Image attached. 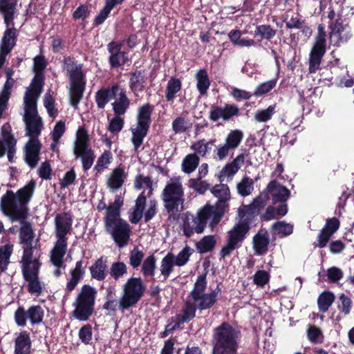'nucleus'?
Masks as SVG:
<instances>
[{"label": "nucleus", "mask_w": 354, "mask_h": 354, "mask_svg": "<svg viewBox=\"0 0 354 354\" xmlns=\"http://www.w3.org/2000/svg\"><path fill=\"white\" fill-rule=\"evenodd\" d=\"M36 182L30 180L16 192L11 189L6 190L1 196L0 207L3 214L12 221H24L28 216V204L34 195Z\"/></svg>", "instance_id": "f257e3e1"}, {"label": "nucleus", "mask_w": 354, "mask_h": 354, "mask_svg": "<svg viewBox=\"0 0 354 354\" xmlns=\"http://www.w3.org/2000/svg\"><path fill=\"white\" fill-rule=\"evenodd\" d=\"M61 64L70 82V104L73 107L77 108L82 99L86 84L83 64L71 55L64 56Z\"/></svg>", "instance_id": "f03ea898"}, {"label": "nucleus", "mask_w": 354, "mask_h": 354, "mask_svg": "<svg viewBox=\"0 0 354 354\" xmlns=\"http://www.w3.org/2000/svg\"><path fill=\"white\" fill-rule=\"evenodd\" d=\"M240 331L227 322L213 330L212 354H237Z\"/></svg>", "instance_id": "7ed1b4c3"}, {"label": "nucleus", "mask_w": 354, "mask_h": 354, "mask_svg": "<svg viewBox=\"0 0 354 354\" xmlns=\"http://www.w3.org/2000/svg\"><path fill=\"white\" fill-rule=\"evenodd\" d=\"M164 209L170 221H178L184 208V189L179 178H171L160 195Z\"/></svg>", "instance_id": "20e7f679"}, {"label": "nucleus", "mask_w": 354, "mask_h": 354, "mask_svg": "<svg viewBox=\"0 0 354 354\" xmlns=\"http://www.w3.org/2000/svg\"><path fill=\"white\" fill-rule=\"evenodd\" d=\"M214 211L212 210V205L206 204L198 209L196 216L187 212L183 218V234L187 237H191L195 232L201 234L204 232L207 226L208 219L211 218L209 226L214 229L216 227L222 219L214 220Z\"/></svg>", "instance_id": "39448f33"}, {"label": "nucleus", "mask_w": 354, "mask_h": 354, "mask_svg": "<svg viewBox=\"0 0 354 354\" xmlns=\"http://www.w3.org/2000/svg\"><path fill=\"white\" fill-rule=\"evenodd\" d=\"M97 290L89 284L82 286L73 303L72 315L81 322L88 321L95 310Z\"/></svg>", "instance_id": "423d86ee"}, {"label": "nucleus", "mask_w": 354, "mask_h": 354, "mask_svg": "<svg viewBox=\"0 0 354 354\" xmlns=\"http://www.w3.org/2000/svg\"><path fill=\"white\" fill-rule=\"evenodd\" d=\"M146 286L140 277H131L123 286L122 294L119 300V310L124 313L136 306L143 297Z\"/></svg>", "instance_id": "0eeeda50"}, {"label": "nucleus", "mask_w": 354, "mask_h": 354, "mask_svg": "<svg viewBox=\"0 0 354 354\" xmlns=\"http://www.w3.org/2000/svg\"><path fill=\"white\" fill-rule=\"evenodd\" d=\"M153 110L154 106L149 103H146L138 108L136 115V127L131 128L132 133L131 141L135 151H138L140 147L144 138L149 133Z\"/></svg>", "instance_id": "6e6552de"}, {"label": "nucleus", "mask_w": 354, "mask_h": 354, "mask_svg": "<svg viewBox=\"0 0 354 354\" xmlns=\"http://www.w3.org/2000/svg\"><path fill=\"white\" fill-rule=\"evenodd\" d=\"M104 229L119 248L126 246L131 235V227L121 216H104Z\"/></svg>", "instance_id": "1a4fd4ad"}, {"label": "nucleus", "mask_w": 354, "mask_h": 354, "mask_svg": "<svg viewBox=\"0 0 354 354\" xmlns=\"http://www.w3.org/2000/svg\"><path fill=\"white\" fill-rule=\"evenodd\" d=\"M73 154L76 158L81 159L82 169L84 171L91 169L95 155L94 151L89 147V136L84 127H79L76 132Z\"/></svg>", "instance_id": "9d476101"}, {"label": "nucleus", "mask_w": 354, "mask_h": 354, "mask_svg": "<svg viewBox=\"0 0 354 354\" xmlns=\"http://www.w3.org/2000/svg\"><path fill=\"white\" fill-rule=\"evenodd\" d=\"M250 229L251 227H248L246 223H236L227 233L226 245L221 248L219 252L220 259H225L230 256L234 250L240 248Z\"/></svg>", "instance_id": "9b49d317"}, {"label": "nucleus", "mask_w": 354, "mask_h": 354, "mask_svg": "<svg viewBox=\"0 0 354 354\" xmlns=\"http://www.w3.org/2000/svg\"><path fill=\"white\" fill-rule=\"evenodd\" d=\"M326 34L324 27L319 25L315 43L309 54L308 73H315L320 69L322 58L326 50Z\"/></svg>", "instance_id": "f8f14e48"}, {"label": "nucleus", "mask_w": 354, "mask_h": 354, "mask_svg": "<svg viewBox=\"0 0 354 354\" xmlns=\"http://www.w3.org/2000/svg\"><path fill=\"white\" fill-rule=\"evenodd\" d=\"M73 216L69 212L58 214L55 218V233L57 238L53 248L57 250L67 249L68 238L67 234L72 230Z\"/></svg>", "instance_id": "ddd939ff"}, {"label": "nucleus", "mask_w": 354, "mask_h": 354, "mask_svg": "<svg viewBox=\"0 0 354 354\" xmlns=\"http://www.w3.org/2000/svg\"><path fill=\"white\" fill-rule=\"evenodd\" d=\"M212 194L218 198L216 203L212 205V210L214 211V220L222 219L227 212L229 205L228 201L230 198V189L227 185L221 183L219 185H214L211 189Z\"/></svg>", "instance_id": "4468645a"}, {"label": "nucleus", "mask_w": 354, "mask_h": 354, "mask_svg": "<svg viewBox=\"0 0 354 354\" xmlns=\"http://www.w3.org/2000/svg\"><path fill=\"white\" fill-rule=\"evenodd\" d=\"M266 205V199L261 196L255 198L250 205H243L238 209V222L246 223L251 227L252 223Z\"/></svg>", "instance_id": "2eb2a0df"}, {"label": "nucleus", "mask_w": 354, "mask_h": 354, "mask_svg": "<svg viewBox=\"0 0 354 354\" xmlns=\"http://www.w3.org/2000/svg\"><path fill=\"white\" fill-rule=\"evenodd\" d=\"M243 138V133L239 129L231 130L227 135L225 143L216 148V157L219 160L225 159L230 151L239 147Z\"/></svg>", "instance_id": "dca6fc26"}, {"label": "nucleus", "mask_w": 354, "mask_h": 354, "mask_svg": "<svg viewBox=\"0 0 354 354\" xmlns=\"http://www.w3.org/2000/svg\"><path fill=\"white\" fill-rule=\"evenodd\" d=\"M240 115V110L234 104H225L224 106L212 105L209 113V118L212 122H217L220 119L229 121L234 117Z\"/></svg>", "instance_id": "f3484780"}, {"label": "nucleus", "mask_w": 354, "mask_h": 354, "mask_svg": "<svg viewBox=\"0 0 354 354\" xmlns=\"http://www.w3.org/2000/svg\"><path fill=\"white\" fill-rule=\"evenodd\" d=\"M339 227L340 221L337 218H327L325 225L317 235V241L314 243L315 247L319 248H325L332 236L339 230Z\"/></svg>", "instance_id": "a211bd4d"}, {"label": "nucleus", "mask_w": 354, "mask_h": 354, "mask_svg": "<svg viewBox=\"0 0 354 354\" xmlns=\"http://www.w3.org/2000/svg\"><path fill=\"white\" fill-rule=\"evenodd\" d=\"M41 144L39 139H29L25 147V162L31 168L37 166L39 160Z\"/></svg>", "instance_id": "6ab92c4d"}, {"label": "nucleus", "mask_w": 354, "mask_h": 354, "mask_svg": "<svg viewBox=\"0 0 354 354\" xmlns=\"http://www.w3.org/2000/svg\"><path fill=\"white\" fill-rule=\"evenodd\" d=\"M267 189L272 195L274 203H285L290 198V190L276 180H271L268 183Z\"/></svg>", "instance_id": "aec40b11"}, {"label": "nucleus", "mask_w": 354, "mask_h": 354, "mask_svg": "<svg viewBox=\"0 0 354 354\" xmlns=\"http://www.w3.org/2000/svg\"><path fill=\"white\" fill-rule=\"evenodd\" d=\"M69 274L70 277L68 279L65 288V291L67 292L73 291L84 277L85 270L82 260L75 263V268L70 270Z\"/></svg>", "instance_id": "412c9836"}, {"label": "nucleus", "mask_w": 354, "mask_h": 354, "mask_svg": "<svg viewBox=\"0 0 354 354\" xmlns=\"http://www.w3.org/2000/svg\"><path fill=\"white\" fill-rule=\"evenodd\" d=\"M269 234L266 230H260L252 238V246L256 255H263L268 250Z\"/></svg>", "instance_id": "4be33fe9"}, {"label": "nucleus", "mask_w": 354, "mask_h": 354, "mask_svg": "<svg viewBox=\"0 0 354 354\" xmlns=\"http://www.w3.org/2000/svg\"><path fill=\"white\" fill-rule=\"evenodd\" d=\"M32 341L26 330L19 333L15 339V354H31Z\"/></svg>", "instance_id": "5701e85b"}, {"label": "nucleus", "mask_w": 354, "mask_h": 354, "mask_svg": "<svg viewBox=\"0 0 354 354\" xmlns=\"http://www.w3.org/2000/svg\"><path fill=\"white\" fill-rule=\"evenodd\" d=\"M119 90L118 84H113L111 87L101 88L95 93V102L98 109H102L112 97H115Z\"/></svg>", "instance_id": "b1692460"}, {"label": "nucleus", "mask_w": 354, "mask_h": 354, "mask_svg": "<svg viewBox=\"0 0 354 354\" xmlns=\"http://www.w3.org/2000/svg\"><path fill=\"white\" fill-rule=\"evenodd\" d=\"M92 279L101 281L105 279L109 274L106 259L103 257L97 259L89 268Z\"/></svg>", "instance_id": "393cba45"}, {"label": "nucleus", "mask_w": 354, "mask_h": 354, "mask_svg": "<svg viewBox=\"0 0 354 354\" xmlns=\"http://www.w3.org/2000/svg\"><path fill=\"white\" fill-rule=\"evenodd\" d=\"M221 283H218L216 288L212 290L209 293H204L201 295V298L197 302H194L197 308L202 311L211 308L217 301V296L218 292H221L219 288Z\"/></svg>", "instance_id": "a878e982"}, {"label": "nucleus", "mask_w": 354, "mask_h": 354, "mask_svg": "<svg viewBox=\"0 0 354 354\" xmlns=\"http://www.w3.org/2000/svg\"><path fill=\"white\" fill-rule=\"evenodd\" d=\"M197 309L194 302L192 303L189 301H185L182 308L181 313L176 315V319H178L176 324L180 327L181 324L188 323L196 317Z\"/></svg>", "instance_id": "bb28decb"}, {"label": "nucleus", "mask_w": 354, "mask_h": 354, "mask_svg": "<svg viewBox=\"0 0 354 354\" xmlns=\"http://www.w3.org/2000/svg\"><path fill=\"white\" fill-rule=\"evenodd\" d=\"M107 50L110 54L108 60L111 68H118L129 62L127 52L118 51L108 47Z\"/></svg>", "instance_id": "cd10ccee"}, {"label": "nucleus", "mask_w": 354, "mask_h": 354, "mask_svg": "<svg viewBox=\"0 0 354 354\" xmlns=\"http://www.w3.org/2000/svg\"><path fill=\"white\" fill-rule=\"evenodd\" d=\"M67 249H61L57 250L56 248H53L50 251V260L53 266L56 267L54 271V275L57 277L62 274L61 268H65L66 265L64 263V257L66 254Z\"/></svg>", "instance_id": "c85d7f7f"}, {"label": "nucleus", "mask_w": 354, "mask_h": 354, "mask_svg": "<svg viewBox=\"0 0 354 354\" xmlns=\"http://www.w3.org/2000/svg\"><path fill=\"white\" fill-rule=\"evenodd\" d=\"M127 174L122 167H118L113 169L111 175L108 179L107 185L113 191L119 189L124 183Z\"/></svg>", "instance_id": "c756f323"}, {"label": "nucleus", "mask_w": 354, "mask_h": 354, "mask_svg": "<svg viewBox=\"0 0 354 354\" xmlns=\"http://www.w3.org/2000/svg\"><path fill=\"white\" fill-rule=\"evenodd\" d=\"M196 88L201 95H205L210 86V80L207 71L205 68L199 69L196 75Z\"/></svg>", "instance_id": "7c9ffc66"}, {"label": "nucleus", "mask_w": 354, "mask_h": 354, "mask_svg": "<svg viewBox=\"0 0 354 354\" xmlns=\"http://www.w3.org/2000/svg\"><path fill=\"white\" fill-rule=\"evenodd\" d=\"M26 123L27 135L30 139H38L42 128V120L40 117L24 120Z\"/></svg>", "instance_id": "2f4dec72"}, {"label": "nucleus", "mask_w": 354, "mask_h": 354, "mask_svg": "<svg viewBox=\"0 0 354 354\" xmlns=\"http://www.w3.org/2000/svg\"><path fill=\"white\" fill-rule=\"evenodd\" d=\"M181 80L178 77H171L168 80L165 90L166 101L173 102L176 97V94L181 90Z\"/></svg>", "instance_id": "473e14b6"}, {"label": "nucleus", "mask_w": 354, "mask_h": 354, "mask_svg": "<svg viewBox=\"0 0 354 354\" xmlns=\"http://www.w3.org/2000/svg\"><path fill=\"white\" fill-rule=\"evenodd\" d=\"M17 1H0V12L4 15V23L8 28L15 18Z\"/></svg>", "instance_id": "72a5a7b5"}, {"label": "nucleus", "mask_w": 354, "mask_h": 354, "mask_svg": "<svg viewBox=\"0 0 354 354\" xmlns=\"http://www.w3.org/2000/svg\"><path fill=\"white\" fill-rule=\"evenodd\" d=\"M207 288L206 274L198 276L194 283V288L190 292L189 296L194 302H197L201 298V295L204 294Z\"/></svg>", "instance_id": "f704fd0d"}, {"label": "nucleus", "mask_w": 354, "mask_h": 354, "mask_svg": "<svg viewBox=\"0 0 354 354\" xmlns=\"http://www.w3.org/2000/svg\"><path fill=\"white\" fill-rule=\"evenodd\" d=\"M216 245V240L214 235L203 236L196 243V249L200 254H205L212 252Z\"/></svg>", "instance_id": "c9c22d12"}, {"label": "nucleus", "mask_w": 354, "mask_h": 354, "mask_svg": "<svg viewBox=\"0 0 354 354\" xmlns=\"http://www.w3.org/2000/svg\"><path fill=\"white\" fill-rule=\"evenodd\" d=\"M335 296L329 290L323 291L317 298V306L321 313H326L333 304Z\"/></svg>", "instance_id": "e433bc0d"}, {"label": "nucleus", "mask_w": 354, "mask_h": 354, "mask_svg": "<svg viewBox=\"0 0 354 354\" xmlns=\"http://www.w3.org/2000/svg\"><path fill=\"white\" fill-rule=\"evenodd\" d=\"M16 42L17 30L15 28H8L4 32L0 48L11 51Z\"/></svg>", "instance_id": "4c0bfd02"}, {"label": "nucleus", "mask_w": 354, "mask_h": 354, "mask_svg": "<svg viewBox=\"0 0 354 354\" xmlns=\"http://www.w3.org/2000/svg\"><path fill=\"white\" fill-rule=\"evenodd\" d=\"M12 252L13 245L11 243H6L0 246V273L8 269Z\"/></svg>", "instance_id": "58836bf2"}, {"label": "nucleus", "mask_w": 354, "mask_h": 354, "mask_svg": "<svg viewBox=\"0 0 354 354\" xmlns=\"http://www.w3.org/2000/svg\"><path fill=\"white\" fill-rule=\"evenodd\" d=\"M41 263L39 259H35L33 263L21 264V272L24 279L39 277V268Z\"/></svg>", "instance_id": "ea45409f"}, {"label": "nucleus", "mask_w": 354, "mask_h": 354, "mask_svg": "<svg viewBox=\"0 0 354 354\" xmlns=\"http://www.w3.org/2000/svg\"><path fill=\"white\" fill-rule=\"evenodd\" d=\"M19 222L21 223V227L19 230V239L21 242L26 245L32 244L34 232L31 223L26 220Z\"/></svg>", "instance_id": "a19ab883"}, {"label": "nucleus", "mask_w": 354, "mask_h": 354, "mask_svg": "<svg viewBox=\"0 0 354 354\" xmlns=\"http://www.w3.org/2000/svg\"><path fill=\"white\" fill-rule=\"evenodd\" d=\"M200 158L196 153H189L187 155L182 162V170L185 174L192 173L198 166Z\"/></svg>", "instance_id": "79ce46f5"}, {"label": "nucleus", "mask_w": 354, "mask_h": 354, "mask_svg": "<svg viewBox=\"0 0 354 354\" xmlns=\"http://www.w3.org/2000/svg\"><path fill=\"white\" fill-rule=\"evenodd\" d=\"M145 82V71H137L131 73L129 87L132 91H142Z\"/></svg>", "instance_id": "37998d69"}, {"label": "nucleus", "mask_w": 354, "mask_h": 354, "mask_svg": "<svg viewBox=\"0 0 354 354\" xmlns=\"http://www.w3.org/2000/svg\"><path fill=\"white\" fill-rule=\"evenodd\" d=\"M176 265L175 257L171 252H169L161 261L160 272L166 280L174 270V266Z\"/></svg>", "instance_id": "c03bdc74"}, {"label": "nucleus", "mask_w": 354, "mask_h": 354, "mask_svg": "<svg viewBox=\"0 0 354 354\" xmlns=\"http://www.w3.org/2000/svg\"><path fill=\"white\" fill-rule=\"evenodd\" d=\"M44 316V310L40 305H33L28 309V317L32 325L41 323Z\"/></svg>", "instance_id": "a18cd8bd"}, {"label": "nucleus", "mask_w": 354, "mask_h": 354, "mask_svg": "<svg viewBox=\"0 0 354 354\" xmlns=\"http://www.w3.org/2000/svg\"><path fill=\"white\" fill-rule=\"evenodd\" d=\"M109 274L115 279V281H118L127 274V268L126 264L122 261L113 263L109 270Z\"/></svg>", "instance_id": "49530a36"}, {"label": "nucleus", "mask_w": 354, "mask_h": 354, "mask_svg": "<svg viewBox=\"0 0 354 354\" xmlns=\"http://www.w3.org/2000/svg\"><path fill=\"white\" fill-rule=\"evenodd\" d=\"M156 258L154 254L147 257L143 261L141 272L145 277H153L156 268Z\"/></svg>", "instance_id": "de8ad7c7"}, {"label": "nucleus", "mask_w": 354, "mask_h": 354, "mask_svg": "<svg viewBox=\"0 0 354 354\" xmlns=\"http://www.w3.org/2000/svg\"><path fill=\"white\" fill-rule=\"evenodd\" d=\"M277 104L269 106L266 109L258 110L254 114V119L259 122L269 121L276 113Z\"/></svg>", "instance_id": "09e8293b"}, {"label": "nucleus", "mask_w": 354, "mask_h": 354, "mask_svg": "<svg viewBox=\"0 0 354 354\" xmlns=\"http://www.w3.org/2000/svg\"><path fill=\"white\" fill-rule=\"evenodd\" d=\"M277 30L270 25H259L256 27L254 33L256 36H259L261 39L270 40L276 35Z\"/></svg>", "instance_id": "8fccbe9b"}, {"label": "nucleus", "mask_w": 354, "mask_h": 354, "mask_svg": "<svg viewBox=\"0 0 354 354\" xmlns=\"http://www.w3.org/2000/svg\"><path fill=\"white\" fill-rule=\"evenodd\" d=\"M238 193L243 197L249 196L254 189V181L249 177H244L240 183L237 184Z\"/></svg>", "instance_id": "3c124183"}, {"label": "nucleus", "mask_w": 354, "mask_h": 354, "mask_svg": "<svg viewBox=\"0 0 354 354\" xmlns=\"http://www.w3.org/2000/svg\"><path fill=\"white\" fill-rule=\"evenodd\" d=\"M113 159L112 153L109 150H105L97 158L94 170L100 172L107 168Z\"/></svg>", "instance_id": "603ef678"}, {"label": "nucleus", "mask_w": 354, "mask_h": 354, "mask_svg": "<svg viewBox=\"0 0 354 354\" xmlns=\"http://www.w3.org/2000/svg\"><path fill=\"white\" fill-rule=\"evenodd\" d=\"M122 205L123 201L120 196H117L114 202L107 206L104 216H121V207Z\"/></svg>", "instance_id": "864d4df0"}, {"label": "nucleus", "mask_w": 354, "mask_h": 354, "mask_svg": "<svg viewBox=\"0 0 354 354\" xmlns=\"http://www.w3.org/2000/svg\"><path fill=\"white\" fill-rule=\"evenodd\" d=\"M48 64V62L44 55H36L33 58V73L35 74L44 75V71Z\"/></svg>", "instance_id": "5fc2aeb1"}, {"label": "nucleus", "mask_w": 354, "mask_h": 354, "mask_svg": "<svg viewBox=\"0 0 354 354\" xmlns=\"http://www.w3.org/2000/svg\"><path fill=\"white\" fill-rule=\"evenodd\" d=\"M215 140H210L208 142H205V139L200 140L191 146V149L194 150L196 153L204 157L206 153L209 151L210 148L209 145H213Z\"/></svg>", "instance_id": "6e6d98bb"}, {"label": "nucleus", "mask_w": 354, "mask_h": 354, "mask_svg": "<svg viewBox=\"0 0 354 354\" xmlns=\"http://www.w3.org/2000/svg\"><path fill=\"white\" fill-rule=\"evenodd\" d=\"M307 337L308 340L313 344H317L322 342L324 335L322 330L314 325H308L307 328Z\"/></svg>", "instance_id": "4d7b16f0"}, {"label": "nucleus", "mask_w": 354, "mask_h": 354, "mask_svg": "<svg viewBox=\"0 0 354 354\" xmlns=\"http://www.w3.org/2000/svg\"><path fill=\"white\" fill-rule=\"evenodd\" d=\"M277 84V80L272 79L267 82H263L258 85L255 88L253 95L256 97H259L265 95L273 89Z\"/></svg>", "instance_id": "13d9d810"}, {"label": "nucleus", "mask_w": 354, "mask_h": 354, "mask_svg": "<svg viewBox=\"0 0 354 354\" xmlns=\"http://www.w3.org/2000/svg\"><path fill=\"white\" fill-rule=\"evenodd\" d=\"M44 105L48 116L55 119L58 115V110L55 106V100L49 93H46L44 99Z\"/></svg>", "instance_id": "bf43d9fd"}, {"label": "nucleus", "mask_w": 354, "mask_h": 354, "mask_svg": "<svg viewBox=\"0 0 354 354\" xmlns=\"http://www.w3.org/2000/svg\"><path fill=\"white\" fill-rule=\"evenodd\" d=\"M340 304L337 305V308L340 313H344L345 315L350 314L353 301L351 299L344 293L341 294L339 297Z\"/></svg>", "instance_id": "052dcab7"}, {"label": "nucleus", "mask_w": 354, "mask_h": 354, "mask_svg": "<svg viewBox=\"0 0 354 354\" xmlns=\"http://www.w3.org/2000/svg\"><path fill=\"white\" fill-rule=\"evenodd\" d=\"M272 229L283 236H289L293 232V226L284 221H277L274 223L272 225Z\"/></svg>", "instance_id": "680f3d73"}, {"label": "nucleus", "mask_w": 354, "mask_h": 354, "mask_svg": "<svg viewBox=\"0 0 354 354\" xmlns=\"http://www.w3.org/2000/svg\"><path fill=\"white\" fill-rule=\"evenodd\" d=\"M188 186L201 194H205V192L209 188V184L207 181L201 180L198 178L189 179L188 181Z\"/></svg>", "instance_id": "e2e57ef3"}, {"label": "nucleus", "mask_w": 354, "mask_h": 354, "mask_svg": "<svg viewBox=\"0 0 354 354\" xmlns=\"http://www.w3.org/2000/svg\"><path fill=\"white\" fill-rule=\"evenodd\" d=\"M192 252L193 250L189 246L186 245L176 256V265L179 267L185 266L188 262Z\"/></svg>", "instance_id": "0e129e2a"}, {"label": "nucleus", "mask_w": 354, "mask_h": 354, "mask_svg": "<svg viewBox=\"0 0 354 354\" xmlns=\"http://www.w3.org/2000/svg\"><path fill=\"white\" fill-rule=\"evenodd\" d=\"M189 126L184 117L178 116L172 122V130L175 133H182L186 132Z\"/></svg>", "instance_id": "69168bd1"}, {"label": "nucleus", "mask_w": 354, "mask_h": 354, "mask_svg": "<svg viewBox=\"0 0 354 354\" xmlns=\"http://www.w3.org/2000/svg\"><path fill=\"white\" fill-rule=\"evenodd\" d=\"M144 253L138 247H135L129 254V263L133 268H137L141 265L144 258Z\"/></svg>", "instance_id": "338daca9"}, {"label": "nucleus", "mask_w": 354, "mask_h": 354, "mask_svg": "<svg viewBox=\"0 0 354 354\" xmlns=\"http://www.w3.org/2000/svg\"><path fill=\"white\" fill-rule=\"evenodd\" d=\"M270 278V276L267 271L260 270L254 274L253 281L258 287H264L269 282Z\"/></svg>", "instance_id": "774afa93"}]
</instances>
